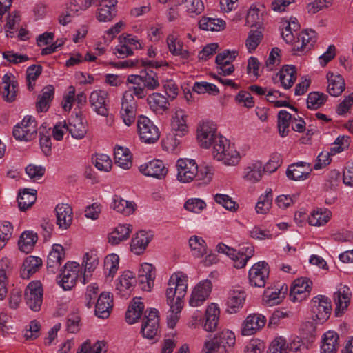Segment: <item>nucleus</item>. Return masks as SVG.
I'll use <instances>...</instances> for the list:
<instances>
[{"instance_id":"f257e3e1","label":"nucleus","mask_w":353,"mask_h":353,"mask_svg":"<svg viewBox=\"0 0 353 353\" xmlns=\"http://www.w3.org/2000/svg\"><path fill=\"white\" fill-rule=\"evenodd\" d=\"M197 139L201 147L212 146V156L226 165H235L240 161V154L234 145L223 136L216 134L215 125L211 122L203 123L198 130Z\"/></svg>"},{"instance_id":"f03ea898","label":"nucleus","mask_w":353,"mask_h":353,"mask_svg":"<svg viewBox=\"0 0 353 353\" xmlns=\"http://www.w3.org/2000/svg\"><path fill=\"white\" fill-rule=\"evenodd\" d=\"M187 276L181 273L172 274L168 281V288L166 290L168 304L175 303L176 310L183 308V299L186 294L188 288Z\"/></svg>"},{"instance_id":"7ed1b4c3","label":"nucleus","mask_w":353,"mask_h":353,"mask_svg":"<svg viewBox=\"0 0 353 353\" xmlns=\"http://www.w3.org/2000/svg\"><path fill=\"white\" fill-rule=\"evenodd\" d=\"M216 250L219 253L227 254L234 261V266L236 268H244L254 252L253 245L248 243L239 245L238 250L220 243L217 245Z\"/></svg>"},{"instance_id":"20e7f679","label":"nucleus","mask_w":353,"mask_h":353,"mask_svg":"<svg viewBox=\"0 0 353 353\" xmlns=\"http://www.w3.org/2000/svg\"><path fill=\"white\" fill-rule=\"evenodd\" d=\"M235 341V336L232 332L222 331L205 343L207 349L205 353H226L234 346Z\"/></svg>"},{"instance_id":"39448f33","label":"nucleus","mask_w":353,"mask_h":353,"mask_svg":"<svg viewBox=\"0 0 353 353\" xmlns=\"http://www.w3.org/2000/svg\"><path fill=\"white\" fill-rule=\"evenodd\" d=\"M12 134L17 140L29 141L34 139L37 134L36 120L31 116L24 117L14 127Z\"/></svg>"},{"instance_id":"423d86ee","label":"nucleus","mask_w":353,"mask_h":353,"mask_svg":"<svg viewBox=\"0 0 353 353\" xmlns=\"http://www.w3.org/2000/svg\"><path fill=\"white\" fill-rule=\"evenodd\" d=\"M137 130L140 139L146 143L156 142L160 136L157 127L148 117L142 115L138 118Z\"/></svg>"},{"instance_id":"0eeeda50","label":"nucleus","mask_w":353,"mask_h":353,"mask_svg":"<svg viewBox=\"0 0 353 353\" xmlns=\"http://www.w3.org/2000/svg\"><path fill=\"white\" fill-rule=\"evenodd\" d=\"M25 300L28 307L33 311L40 310L43 301L42 285L39 281H32L25 290Z\"/></svg>"},{"instance_id":"6e6552de","label":"nucleus","mask_w":353,"mask_h":353,"mask_svg":"<svg viewBox=\"0 0 353 353\" xmlns=\"http://www.w3.org/2000/svg\"><path fill=\"white\" fill-rule=\"evenodd\" d=\"M137 104L130 90L124 92L121 103V117L124 123L130 126L135 121Z\"/></svg>"},{"instance_id":"1a4fd4ad","label":"nucleus","mask_w":353,"mask_h":353,"mask_svg":"<svg viewBox=\"0 0 353 353\" xmlns=\"http://www.w3.org/2000/svg\"><path fill=\"white\" fill-rule=\"evenodd\" d=\"M177 179L182 183H189L194 180L197 174V165L194 160L180 159L177 161Z\"/></svg>"},{"instance_id":"9d476101","label":"nucleus","mask_w":353,"mask_h":353,"mask_svg":"<svg viewBox=\"0 0 353 353\" xmlns=\"http://www.w3.org/2000/svg\"><path fill=\"white\" fill-rule=\"evenodd\" d=\"M312 282L307 277H301L294 280L290 291V299L293 301L301 302L310 294Z\"/></svg>"},{"instance_id":"9b49d317","label":"nucleus","mask_w":353,"mask_h":353,"mask_svg":"<svg viewBox=\"0 0 353 353\" xmlns=\"http://www.w3.org/2000/svg\"><path fill=\"white\" fill-rule=\"evenodd\" d=\"M269 275L268 265L265 261L255 263L249 271L250 284L253 287L263 288Z\"/></svg>"},{"instance_id":"f8f14e48","label":"nucleus","mask_w":353,"mask_h":353,"mask_svg":"<svg viewBox=\"0 0 353 353\" xmlns=\"http://www.w3.org/2000/svg\"><path fill=\"white\" fill-rule=\"evenodd\" d=\"M79 271V265L77 262H68L63 266L60 274L59 284L65 290H70L76 283Z\"/></svg>"},{"instance_id":"ddd939ff","label":"nucleus","mask_w":353,"mask_h":353,"mask_svg":"<svg viewBox=\"0 0 353 353\" xmlns=\"http://www.w3.org/2000/svg\"><path fill=\"white\" fill-rule=\"evenodd\" d=\"M212 288L211 281L206 279L199 283L194 288L189 304L192 307H197L202 305L209 297Z\"/></svg>"},{"instance_id":"4468645a","label":"nucleus","mask_w":353,"mask_h":353,"mask_svg":"<svg viewBox=\"0 0 353 353\" xmlns=\"http://www.w3.org/2000/svg\"><path fill=\"white\" fill-rule=\"evenodd\" d=\"M159 327L158 311L151 310L143 319L141 332L143 337L152 339L157 334Z\"/></svg>"},{"instance_id":"2eb2a0df","label":"nucleus","mask_w":353,"mask_h":353,"mask_svg":"<svg viewBox=\"0 0 353 353\" xmlns=\"http://www.w3.org/2000/svg\"><path fill=\"white\" fill-rule=\"evenodd\" d=\"M139 171L145 176L162 179L166 176L168 168L162 161L153 160L140 165Z\"/></svg>"},{"instance_id":"dca6fc26","label":"nucleus","mask_w":353,"mask_h":353,"mask_svg":"<svg viewBox=\"0 0 353 353\" xmlns=\"http://www.w3.org/2000/svg\"><path fill=\"white\" fill-rule=\"evenodd\" d=\"M57 217V225L59 229H68L73 219V212L72 207L67 203L58 204L54 210Z\"/></svg>"},{"instance_id":"f3484780","label":"nucleus","mask_w":353,"mask_h":353,"mask_svg":"<svg viewBox=\"0 0 353 353\" xmlns=\"http://www.w3.org/2000/svg\"><path fill=\"white\" fill-rule=\"evenodd\" d=\"M312 303V311L316 314L317 319L323 321L327 319L332 310L330 299L325 296L319 295L314 297Z\"/></svg>"},{"instance_id":"a211bd4d","label":"nucleus","mask_w":353,"mask_h":353,"mask_svg":"<svg viewBox=\"0 0 353 353\" xmlns=\"http://www.w3.org/2000/svg\"><path fill=\"white\" fill-rule=\"evenodd\" d=\"M108 93L103 90L93 91L90 96L89 101L93 110L101 116L108 115V104L106 99Z\"/></svg>"},{"instance_id":"6ab92c4d","label":"nucleus","mask_w":353,"mask_h":353,"mask_svg":"<svg viewBox=\"0 0 353 353\" xmlns=\"http://www.w3.org/2000/svg\"><path fill=\"white\" fill-rule=\"evenodd\" d=\"M117 0H99L97 19L101 22L111 21L116 16Z\"/></svg>"},{"instance_id":"aec40b11","label":"nucleus","mask_w":353,"mask_h":353,"mask_svg":"<svg viewBox=\"0 0 353 353\" xmlns=\"http://www.w3.org/2000/svg\"><path fill=\"white\" fill-rule=\"evenodd\" d=\"M81 112L76 114V117L72 119L68 125H63V128L67 129L72 137L77 139H83L88 132V126L81 117Z\"/></svg>"},{"instance_id":"412c9836","label":"nucleus","mask_w":353,"mask_h":353,"mask_svg":"<svg viewBox=\"0 0 353 353\" xmlns=\"http://www.w3.org/2000/svg\"><path fill=\"white\" fill-rule=\"evenodd\" d=\"M265 318L261 314H250L245 320L241 334L243 336H250L259 330L265 324Z\"/></svg>"},{"instance_id":"4be33fe9","label":"nucleus","mask_w":353,"mask_h":353,"mask_svg":"<svg viewBox=\"0 0 353 353\" xmlns=\"http://www.w3.org/2000/svg\"><path fill=\"white\" fill-rule=\"evenodd\" d=\"M65 256V253L64 248L60 244H54L47 259L48 271L53 274L55 273L56 270L60 267Z\"/></svg>"},{"instance_id":"5701e85b","label":"nucleus","mask_w":353,"mask_h":353,"mask_svg":"<svg viewBox=\"0 0 353 353\" xmlns=\"http://www.w3.org/2000/svg\"><path fill=\"white\" fill-rule=\"evenodd\" d=\"M245 292L239 288L231 290L227 301V311L230 314L237 312L245 301Z\"/></svg>"},{"instance_id":"b1692460","label":"nucleus","mask_w":353,"mask_h":353,"mask_svg":"<svg viewBox=\"0 0 353 353\" xmlns=\"http://www.w3.org/2000/svg\"><path fill=\"white\" fill-rule=\"evenodd\" d=\"M42 265L41 258L29 256L23 261L20 270V276L23 279H28L39 270Z\"/></svg>"},{"instance_id":"393cba45","label":"nucleus","mask_w":353,"mask_h":353,"mask_svg":"<svg viewBox=\"0 0 353 353\" xmlns=\"http://www.w3.org/2000/svg\"><path fill=\"white\" fill-rule=\"evenodd\" d=\"M112 299L109 292H102L95 305V314L99 318L106 319L110 316L112 307Z\"/></svg>"},{"instance_id":"a878e982","label":"nucleus","mask_w":353,"mask_h":353,"mask_svg":"<svg viewBox=\"0 0 353 353\" xmlns=\"http://www.w3.org/2000/svg\"><path fill=\"white\" fill-rule=\"evenodd\" d=\"M351 293L350 289L347 286L343 288L334 294V301L336 304L335 315L340 316L343 313L344 310L347 308L350 300Z\"/></svg>"},{"instance_id":"bb28decb","label":"nucleus","mask_w":353,"mask_h":353,"mask_svg":"<svg viewBox=\"0 0 353 353\" xmlns=\"http://www.w3.org/2000/svg\"><path fill=\"white\" fill-rule=\"evenodd\" d=\"M327 79L329 82L327 88V92L333 97L341 95L345 88L343 77L341 74L334 75L332 72H328Z\"/></svg>"},{"instance_id":"cd10ccee","label":"nucleus","mask_w":353,"mask_h":353,"mask_svg":"<svg viewBox=\"0 0 353 353\" xmlns=\"http://www.w3.org/2000/svg\"><path fill=\"white\" fill-rule=\"evenodd\" d=\"M152 234H149L144 230L139 231L131 241V250L136 254H142L152 240Z\"/></svg>"},{"instance_id":"c85d7f7f","label":"nucleus","mask_w":353,"mask_h":353,"mask_svg":"<svg viewBox=\"0 0 353 353\" xmlns=\"http://www.w3.org/2000/svg\"><path fill=\"white\" fill-rule=\"evenodd\" d=\"M115 164L120 168L128 170L132 165V154L128 148L117 146L114 152Z\"/></svg>"},{"instance_id":"c756f323","label":"nucleus","mask_w":353,"mask_h":353,"mask_svg":"<svg viewBox=\"0 0 353 353\" xmlns=\"http://www.w3.org/2000/svg\"><path fill=\"white\" fill-rule=\"evenodd\" d=\"M219 308L217 305L212 303L206 310L205 321L203 325L208 332H213L216 330L219 319Z\"/></svg>"},{"instance_id":"7c9ffc66","label":"nucleus","mask_w":353,"mask_h":353,"mask_svg":"<svg viewBox=\"0 0 353 353\" xmlns=\"http://www.w3.org/2000/svg\"><path fill=\"white\" fill-rule=\"evenodd\" d=\"M282 86L285 89L290 88L296 79V70L294 65H286L283 66L277 74Z\"/></svg>"},{"instance_id":"2f4dec72","label":"nucleus","mask_w":353,"mask_h":353,"mask_svg":"<svg viewBox=\"0 0 353 353\" xmlns=\"http://www.w3.org/2000/svg\"><path fill=\"white\" fill-rule=\"evenodd\" d=\"M147 102L150 109L154 112H163L168 109L169 103L165 97L160 93L154 92L150 94Z\"/></svg>"},{"instance_id":"473e14b6","label":"nucleus","mask_w":353,"mask_h":353,"mask_svg":"<svg viewBox=\"0 0 353 353\" xmlns=\"http://www.w3.org/2000/svg\"><path fill=\"white\" fill-rule=\"evenodd\" d=\"M37 190L25 188L19 192L18 205L21 211H26L31 207L37 200Z\"/></svg>"},{"instance_id":"72a5a7b5","label":"nucleus","mask_w":353,"mask_h":353,"mask_svg":"<svg viewBox=\"0 0 353 353\" xmlns=\"http://www.w3.org/2000/svg\"><path fill=\"white\" fill-rule=\"evenodd\" d=\"M37 240V233H34L32 231H25L20 236L18 242L19 248L23 252L29 253L33 250Z\"/></svg>"},{"instance_id":"f704fd0d","label":"nucleus","mask_w":353,"mask_h":353,"mask_svg":"<svg viewBox=\"0 0 353 353\" xmlns=\"http://www.w3.org/2000/svg\"><path fill=\"white\" fill-rule=\"evenodd\" d=\"M3 88V97L7 102H12L16 99L17 92V82L12 80L10 75L6 74L2 78Z\"/></svg>"},{"instance_id":"c9c22d12","label":"nucleus","mask_w":353,"mask_h":353,"mask_svg":"<svg viewBox=\"0 0 353 353\" xmlns=\"http://www.w3.org/2000/svg\"><path fill=\"white\" fill-rule=\"evenodd\" d=\"M54 97V87L48 85L42 90V93L39 95L36 103L38 112H46L50 106V103Z\"/></svg>"},{"instance_id":"e433bc0d","label":"nucleus","mask_w":353,"mask_h":353,"mask_svg":"<svg viewBox=\"0 0 353 353\" xmlns=\"http://www.w3.org/2000/svg\"><path fill=\"white\" fill-rule=\"evenodd\" d=\"M288 291V287L283 285L277 291L271 292L268 288L263 296V301L265 305L272 306L280 303Z\"/></svg>"},{"instance_id":"4c0bfd02","label":"nucleus","mask_w":353,"mask_h":353,"mask_svg":"<svg viewBox=\"0 0 353 353\" xmlns=\"http://www.w3.org/2000/svg\"><path fill=\"white\" fill-rule=\"evenodd\" d=\"M140 298H134L126 312L125 319L128 323L133 324L139 319L144 310L143 303L139 301Z\"/></svg>"},{"instance_id":"58836bf2","label":"nucleus","mask_w":353,"mask_h":353,"mask_svg":"<svg viewBox=\"0 0 353 353\" xmlns=\"http://www.w3.org/2000/svg\"><path fill=\"white\" fill-rule=\"evenodd\" d=\"M199 28L205 31H221L225 27V22L221 19L203 17L199 22Z\"/></svg>"},{"instance_id":"ea45409f","label":"nucleus","mask_w":353,"mask_h":353,"mask_svg":"<svg viewBox=\"0 0 353 353\" xmlns=\"http://www.w3.org/2000/svg\"><path fill=\"white\" fill-rule=\"evenodd\" d=\"M130 225H119L108 235V242L112 245H117L121 241L128 239L131 229Z\"/></svg>"},{"instance_id":"a19ab883","label":"nucleus","mask_w":353,"mask_h":353,"mask_svg":"<svg viewBox=\"0 0 353 353\" xmlns=\"http://www.w3.org/2000/svg\"><path fill=\"white\" fill-rule=\"evenodd\" d=\"M292 121H297V119H292V115L286 110H281L278 113V129L281 137H286L290 132V125Z\"/></svg>"},{"instance_id":"79ce46f5","label":"nucleus","mask_w":353,"mask_h":353,"mask_svg":"<svg viewBox=\"0 0 353 353\" xmlns=\"http://www.w3.org/2000/svg\"><path fill=\"white\" fill-rule=\"evenodd\" d=\"M112 208L118 212L125 215H130L135 210V204L115 195L113 199Z\"/></svg>"},{"instance_id":"37998d69","label":"nucleus","mask_w":353,"mask_h":353,"mask_svg":"<svg viewBox=\"0 0 353 353\" xmlns=\"http://www.w3.org/2000/svg\"><path fill=\"white\" fill-rule=\"evenodd\" d=\"M327 99V95L323 92H312L307 96V107L310 110H317L325 104Z\"/></svg>"},{"instance_id":"c03bdc74","label":"nucleus","mask_w":353,"mask_h":353,"mask_svg":"<svg viewBox=\"0 0 353 353\" xmlns=\"http://www.w3.org/2000/svg\"><path fill=\"white\" fill-rule=\"evenodd\" d=\"M167 43L169 50L173 55L180 56L182 59H187L189 57V52L182 49V43L173 35L168 37Z\"/></svg>"},{"instance_id":"a18cd8bd","label":"nucleus","mask_w":353,"mask_h":353,"mask_svg":"<svg viewBox=\"0 0 353 353\" xmlns=\"http://www.w3.org/2000/svg\"><path fill=\"white\" fill-rule=\"evenodd\" d=\"M180 6L190 14L198 15L204 10L201 0H180Z\"/></svg>"},{"instance_id":"49530a36","label":"nucleus","mask_w":353,"mask_h":353,"mask_svg":"<svg viewBox=\"0 0 353 353\" xmlns=\"http://www.w3.org/2000/svg\"><path fill=\"white\" fill-rule=\"evenodd\" d=\"M144 88L153 90L159 86L157 74L152 70L145 68L143 70V80Z\"/></svg>"},{"instance_id":"de8ad7c7","label":"nucleus","mask_w":353,"mask_h":353,"mask_svg":"<svg viewBox=\"0 0 353 353\" xmlns=\"http://www.w3.org/2000/svg\"><path fill=\"white\" fill-rule=\"evenodd\" d=\"M263 169L261 163H255L245 168L244 179L252 183L259 181L262 176Z\"/></svg>"},{"instance_id":"09e8293b","label":"nucleus","mask_w":353,"mask_h":353,"mask_svg":"<svg viewBox=\"0 0 353 353\" xmlns=\"http://www.w3.org/2000/svg\"><path fill=\"white\" fill-rule=\"evenodd\" d=\"M272 192L270 189L265 195H261L256 205V211L259 214H266L272 206Z\"/></svg>"},{"instance_id":"8fccbe9b","label":"nucleus","mask_w":353,"mask_h":353,"mask_svg":"<svg viewBox=\"0 0 353 353\" xmlns=\"http://www.w3.org/2000/svg\"><path fill=\"white\" fill-rule=\"evenodd\" d=\"M189 245L194 252V254L198 257L202 256L207 253L205 242L201 237L197 236H192L189 240Z\"/></svg>"},{"instance_id":"3c124183","label":"nucleus","mask_w":353,"mask_h":353,"mask_svg":"<svg viewBox=\"0 0 353 353\" xmlns=\"http://www.w3.org/2000/svg\"><path fill=\"white\" fill-rule=\"evenodd\" d=\"M214 199L216 203L221 205L229 211L235 212L239 208L238 203L227 194H216L214 196Z\"/></svg>"},{"instance_id":"603ef678","label":"nucleus","mask_w":353,"mask_h":353,"mask_svg":"<svg viewBox=\"0 0 353 353\" xmlns=\"http://www.w3.org/2000/svg\"><path fill=\"white\" fill-rule=\"evenodd\" d=\"M263 32L258 28L256 30H251L246 40V46L249 52H252L256 50L263 39Z\"/></svg>"},{"instance_id":"864d4df0","label":"nucleus","mask_w":353,"mask_h":353,"mask_svg":"<svg viewBox=\"0 0 353 353\" xmlns=\"http://www.w3.org/2000/svg\"><path fill=\"white\" fill-rule=\"evenodd\" d=\"M42 72V66L40 65H32L29 66L26 70V81L28 88L30 90H33L35 83H32V81H36V79L41 75Z\"/></svg>"},{"instance_id":"5fc2aeb1","label":"nucleus","mask_w":353,"mask_h":353,"mask_svg":"<svg viewBox=\"0 0 353 353\" xmlns=\"http://www.w3.org/2000/svg\"><path fill=\"white\" fill-rule=\"evenodd\" d=\"M310 174V172L302 171L297 168V165H289L286 171L288 178L294 181L305 180L309 177Z\"/></svg>"},{"instance_id":"6e6d98bb","label":"nucleus","mask_w":353,"mask_h":353,"mask_svg":"<svg viewBox=\"0 0 353 353\" xmlns=\"http://www.w3.org/2000/svg\"><path fill=\"white\" fill-rule=\"evenodd\" d=\"M97 265L98 260L96 258L89 256L88 253L85 254L83 262V265L85 267V272L83 276V283L84 284L86 283V279L90 276V273L95 269Z\"/></svg>"},{"instance_id":"4d7b16f0","label":"nucleus","mask_w":353,"mask_h":353,"mask_svg":"<svg viewBox=\"0 0 353 353\" xmlns=\"http://www.w3.org/2000/svg\"><path fill=\"white\" fill-rule=\"evenodd\" d=\"M119 258L116 254H111L105 258L104 267L109 271L108 276H114L118 270Z\"/></svg>"},{"instance_id":"13d9d810","label":"nucleus","mask_w":353,"mask_h":353,"mask_svg":"<svg viewBox=\"0 0 353 353\" xmlns=\"http://www.w3.org/2000/svg\"><path fill=\"white\" fill-rule=\"evenodd\" d=\"M340 173L337 170H331L323 185V188L326 191L335 190L340 182Z\"/></svg>"},{"instance_id":"bf43d9fd","label":"nucleus","mask_w":353,"mask_h":353,"mask_svg":"<svg viewBox=\"0 0 353 353\" xmlns=\"http://www.w3.org/2000/svg\"><path fill=\"white\" fill-rule=\"evenodd\" d=\"M259 9L256 6H251L246 17V23L250 26H260L261 23V16L259 14Z\"/></svg>"},{"instance_id":"052dcab7","label":"nucleus","mask_w":353,"mask_h":353,"mask_svg":"<svg viewBox=\"0 0 353 353\" xmlns=\"http://www.w3.org/2000/svg\"><path fill=\"white\" fill-rule=\"evenodd\" d=\"M206 207V204L204 201L200 199H190L184 205V208L194 213H199L202 210Z\"/></svg>"},{"instance_id":"680f3d73","label":"nucleus","mask_w":353,"mask_h":353,"mask_svg":"<svg viewBox=\"0 0 353 353\" xmlns=\"http://www.w3.org/2000/svg\"><path fill=\"white\" fill-rule=\"evenodd\" d=\"M332 3V0H313L307 6L309 14H314L323 8H327Z\"/></svg>"},{"instance_id":"e2e57ef3","label":"nucleus","mask_w":353,"mask_h":353,"mask_svg":"<svg viewBox=\"0 0 353 353\" xmlns=\"http://www.w3.org/2000/svg\"><path fill=\"white\" fill-rule=\"evenodd\" d=\"M267 353H287L285 339L281 336L276 337L270 345Z\"/></svg>"},{"instance_id":"0e129e2a","label":"nucleus","mask_w":353,"mask_h":353,"mask_svg":"<svg viewBox=\"0 0 353 353\" xmlns=\"http://www.w3.org/2000/svg\"><path fill=\"white\" fill-rule=\"evenodd\" d=\"M298 38H299L306 47L309 48V50L316 41V32L312 30L302 31Z\"/></svg>"},{"instance_id":"69168bd1","label":"nucleus","mask_w":353,"mask_h":353,"mask_svg":"<svg viewBox=\"0 0 353 353\" xmlns=\"http://www.w3.org/2000/svg\"><path fill=\"white\" fill-rule=\"evenodd\" d=\"M214 174L213 170L210 166L197 167V174L195 179L198 181H203L204 183H208L212 181Z\"/></svg>"},{"instance_id":"338daca9","label":"nucleus","mask_w":353,"mask_h":353,"mask_svg":"<svg viewBox=\"0 0 353 353\" xmlns=\"http://www.w3.org/2000/svg\"><path fill=\"white\" fill-rule=\"evenodd\" d=\"M28 329H26L24 334V337L26 340H34L39 336L40 324L37 321H32L29 325Z\"/></svg>"},{"instance_id":"774afa93","label":"nucleus","mask_w":353,"mask_h":353,"mask_svg":"<svg viewBox=\"0 0 353 353\" xmlns=\"http://www.w3.org/2000/svg\"><path fill=\"white\" fill-rule=\"evenodd\" d=\"M235 100L239 103H243V106L250 108L254 107V101L251 94L247 91H240L235 97Z\"/></svg>"}]
</instances>
